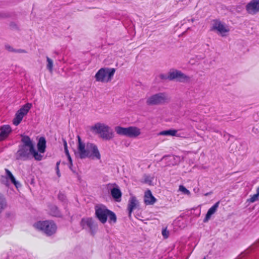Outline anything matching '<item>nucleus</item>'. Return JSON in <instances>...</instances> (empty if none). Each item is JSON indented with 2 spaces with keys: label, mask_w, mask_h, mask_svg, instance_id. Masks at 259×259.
<instances>
[{
  "label": "nucleus",
  "mask_w": 259,
  "mask_h": 259,
  "mask_svg": "<svg viewBox=\"0 0 259 259\" xmlns=\"http://www.w3.org/2000/svg\"><path fill=\"white\" fill-rule=\"evenodd\" d=\"M21 142L22 145L19 146L16 154L17 159L25 161L30 159L31 157L38 161L42 159V155L36 151L32 140L28 136H23Z\"/></svg>",
  "instance_id": "1"
},
{
  "label": "nucleus",
  "mask_w": 259,
  "mask_h": 259,
  "mask_svg": "<svg viewBox=\"0 0 259 259\" xmlns=\"http://www.w3.org/2000/svg\"><path fill=\"white\" fill-rule=\"evenodd\" d=\"M170 100V97L167 93L159 92L148 97L146 103L148 106L162 105L169 103Z\"/></svg>",
  "instance_id": "2"
},
{
  "label": "nucleus",
  "mask_w": 259,
  "mask_h": 259,
  "mask_svg": "<svg viewBox=\"0 0 259 259\" xmlns=\"http://www.w3.org/2000/svg\"><path fill=\"white\" fill-rule=\"evenodd\" d=\"M95 133L100 135L105 140H110L114 137L113 130L110 127L104 123H97L92 127Z\"/></svg>",
  "instance_id": "3"
},
{
  "label": "nucleus",
  "mask_w": 259,
  "mask_h": 259,
  "mask_svg": "<svg viewBox=\"0 0 259 259\" xmlns=\"http://www.w3.org/2000/svg\"><path fill=\"white\" fill-rule=\"evenodd\" d=\"M37 229L43 231L47 235L51 236L57 231V226L53 221H39L33 225Z\"/></svg>",
  "instance_id": "4"
},
{
  "label": "nucleus",
  "mask_w": 259,
  "mask_h": 259,
  "mask_svg": "<svg viewBox=\"0 0 259 259\" xmlns=\"http://www.w3.org/2000/svg\"><path fill=\"white\" fill-rule=\"evenodd\" d=\"M115 72V69L113 68H102L95 75L96 80L104 83L108 82L112 79Z\"/></svg>",
  "instance_id": "5"
},
{
  "label": "nucleus",
  "mask_w": 259,
  "mask_h": 259,
  "mask_svg": "<svg viewBox=\"0 0 259 259\" xmlns=\"http://www.w3.org/2000/svg\"><path fill=\"white\" fill-rule=\"evenodd\" d=\"M116 133L121 136H126L129 138H136L141 134V130L136 126H129L123 127L117 126L115 127Z\"/></svg>",
  "instance_id": "6"
},
{
  "label": "nucleus",
  "mask_w": 259,
  "mask_h": 259,
  "mask_svg": "<svg viewBox=\"0 0 259 259\" xmlns=\"http://www.w3.org/2000/svg\"><path fill=\"white\" fill-rule=\"evenodd\" d=\"M159 77L161 79H176L177 81L180 82H188L190 80V77L188 76L178 70L170 72L168 75L161 74L159 75Z\"/></svg>",
  "instance_id": "7"
},
{
  "label": "nucleus",
  "mask_w": 259,
  "mask_h": 259,
  "mask_svg": "<svg viewBox=\"0 0 259 259\" xmlns=\"http://www.w3.org/2000/svg\"><path fill=\"white\" fill-rule=\"evenodd\" d=\"M31 106V104L27 103L17 112L13 120V123L15 125H18L21 122L23 117L27 114Z\"/></svg>",
  "instance_id": "8"
},
{
  "label": "nucleus",
  "mask_w": 259,
  "mask_h": 259,
  "mask_svg": "<svg viewBox=\"0 0 259 259\" xmlns=\"http://www.w3.org/2000/svg\"><path fill=\"white\" fill-rule=\"evenodd\" d=\"M77 151L75 152L76 157H78L80 159H84L89 157V153L86 150L87 144L82 142L81 138L79 136H77Z\"/></svg>",
  "instance_id": "9"
},
{
  "label": "nucleus",
  "mask_w": 259,
  "mask_h": 259,
  "mask_svg": "<svg viewBox=\"0 0 259 259\" xmlns=\"http://www.w3.org/2000/svg\"><path fill=\"white\" fill-rule=\"evenodd\" d=\"M80 225L83 229H89L92 234H94L97 228V224H95L93 219L91 218L82 219L80 222Z\"/></svg>",
  "instance_id": "10"
},
{
  "label": "nucleus",
  "mask_w": 259,
  "mask_h": 259,
  "mask_svg": "<svg viewBox=\"0 0 259 259\" xmlns=\"http://www.w3.org/2000/svg\"><path fill=\"white\" fill-rule=\"evenodd\" d=\"M6 176H2L1 179V182L7 186L9 185V180H10L11 183H13L15 187L18 188L21 186L20 184L16 180L15 177L12 175L11 172L8 169H5Z\"/></svg>",
  "instance_id": "11"
},
{
  "label": "nucleus",
  "mask_w": 259,
  "mask_h": 259,
  "mask_svg": "<svg viewBox=\"0 0 259 259\" xmlns=\"http://www.w3.org/2000/svg\"><path fill=\"white\" fill-rule=\"evenodd\" d=\"M109 210L107 209L105 206L96 207V215L99 220L103 224L106 222L107 219L108 213Z\"/></svg>",
  "instance_id": "12"
},
{
  "label": "nucleus",
  "mask_w": 259,
  "mask_h": 259,
  "mask_svg": "<svg viewBox=\"0 0 259 259\" xmlns=\"http://www.w3.org/2000/svg\"><path fill=\"white\" fill-rule=\"evenodd\" d=\"M86 150L88 151L87 152L89 153V157L88 158H96L97 159L101 158V155L98 147L94 144L87 143Z\"/></svg>",
  "instance_id": "13"
},
{
  "label": "nucleus",
  "mask_w": 259,
  "mask_h": 259,
  "mask_svg": "<svg viewBox=\"0 0 259 259\" xmlns=\"http://www.w3.org/2000/svg\"><path fill=\"white\" fill-rule=\"evenodd\" d=\"M247 12L251 15H254L259 12V0H251L246 6Z\"/></svg>",
  "instance_id": "14"
},
{
  "label": "nucleus",
  "mask_w": 259,
  "mask_h": 259,
  "mask_svg": "<svg viewBox=\"0 0 259 259\" xmlns=\"http://www.w3.org/2000/svg\"><path fill=\"white\" fill-rule=\"evenodd\" d=\"M212 30H217L223 36L225 35L226 33L229 31V29L228 27L218 20L214 21Z\"/></svg>",
  "instance_id": "15"
},
{
  "label": "nucleus",
  "mask_w": 259,
  "mask_h": 259,
  "mask_svg": "<svg viewBox=\"0 0 259 259\" xmlns=\"http://www.w3.org/2000/svg\"><path fill=\"white\" fill-rule=\"evenodd\" d=\"M112 186H115V187H114L111 189V194L116 201L120 202L121 201L122 193L116 184L114 183L108 184V188H110Z\"/></svg>",
  "instance_id": "16"
},
{
  "label": "nucleus",
  "mask_w": 259,
  "mask_h": 259,
  "mask_svg": "<svg viewBox=\"0 0 259 259\" xmlns=\"http://www.w3.org/2000/svg\"><path fill=\"white\" fill-rule=\"evenodd\" d=\"M12 132L9 125H4L0 127V142L6 139Z\"/></svg>",
  "instance_id": "17"
},
{
  "label": "nucleus",
  "mask_w": 259,
  "mask_h": 259,
  "mask_svg": "<svg viewBox=\"0 0 259 259\" xmlns=\"http://www.w3.org/2000/svg\"><path fill=\"white\" fill-rule=\"evenodd\" d=\"M139 202L136 197L132 196L129 199L127 205L129 217L131 216L133 211L138 206Z\"/></svg>",
  "instance_id": "18"
},
{
  "label": "nucleus",
  "mask_w": 259,
  "mask_h": 259,
  "mask_svg": "<svg viewBox=\"0 0 259 259\" xmlns=\"http://www.w3.org/2000/svg\"><path fill=\"white\" fill-rule=\"evenodd\" d=\"M220 201L216 202L213 206H212L208 210L205 218L203 220L204 223L207 222L210 219L211 215L213 214L217 210L219 206Z\"/></svg>",
  "instance_id": "19"
},
{
  "label": "nucleus",
  "mask_w": 259,
  "mask_h": 259,
  "mask_svg": "<svg viewBox=\"0 0 259 259\" xmlns=\"http://www.w3.org/2000/svg\"><path fill=\"white\" fill-rule=\"evenodd\" d=\"M156 201V198L152 195L150 190H147L145 193L144 202L147 205H152Z\"/></svg>",
  "instance_id": "20"
},
{
  "label": "nucleus",
  "mask_w": 259,
  "mask_h": 259,
  "mask_svg": "<svg viewBox=\"0 0 259 259\" xmlns=\"http://www.w3.org/2000/svg\"><path fill=\"white\" fill-rule=\"evenodd\" d=\"M37 147L38 151L40 153H44L45 152L46 148V141L44 137H40L38 141Z\"/></svg>",
  "instance_id": "21"
},
{
  "label": "nucleus",
  "mask_w": 259,
  "mask_h": 259,
  "mask_svg": "<svg viewBox=\"0 0 259 259\" xmlns=\"http://www.w3.org/2000/svg\"><path fill=\"white\" fill-rule=\"evenodd\" d=\"M177 131L175 130H169L163 131L160 132L158 135L160 136H176Z\"/></svg>",
  "instance_id": "22"
},
{
  "label": "nucleus",
  "mask_w": 259,
  "mask_h": 259,
  "mask_svg": "<svg viewBox=\"0 0 259 259\" xmlns=\"http://www.w3.org/2000/svg\"><path fill=\"white\" fill-rule=\"evenodd\" d=\"M107 217H108L109 218V223L113 222L115 223L116 222V217L115 214L113 212L109 210V213H108Z\"/></svg>",
  "instance_id": "23"
},
{
  "label": "nucleus",
  "mask_w": 259,
  "mask_h": 259,
  "mask_svg": "<svg viewBox=\"0 0 259 259\" xmlns=\"http://www.w3.org/2000/svg\"><path fill=\"white\" fill-rule=\"evenodd\" d=\"M7 203L5 199L2 196H0V213L6 207Z\"/></svg>",
  "instance_id": "24"
},
{
  "label": "nucleus",
  "mask_w": 259,
  "mask_h": 259,
  "mask_svg": "<svg viewBox=\"0 0 259 259\" xmlns=\"http://www.w3.org/2000/svg\"><path fill=\"white\" fill-rule=\"evenodd\" d=\"M47 68L49 70V71L52 73L53 71V61L50 59L49 57H47Z\"/></svg>",
  "instance_id": "25"
},
{
  "label": "nucleus",
  "mask_w": 259,
  "mask_h": 259,
  "mask_svg": "<svg viewBox=\"0 0 259 259\" xmlns=\"http://www.w3.org/2000/svg\"><path fill=\"white\" fill-rule=\"evenodd\" d=\"M51 213L52 215L55 217H60V212L56 206H53L51 208Z\"/></svg>",
  "instance_id": "26"
},
{
  "label": "nucleus",
  "mask_w": 259,
  "mask_h": 259,
  "mask_svg": "<svg viewBox=\"0 0 259 259\" xmlns=\"http://www.w3.org/2000/svg\"><path fill=\"white\" fill-rule=\"evenodd\" d=\"M258 197L259 194H258V193L256 192V193L253 195L247 201L250 203L254 202L258 200Z\"/></svg>",
  "instance_id": "27"
},
{
  "label": "nucleus",
  "mask_w": 259,
  "mask_h": 259,
  "mask_svg": "<svg viewBox=\"0 0 259 259\" xmlns=\"http://www.w3.org/2000/svg\"><path fill=\"white\" fill-rule=\"evenodd\" d=\"M179 190L185 194L189 195L190 194V191L183 185L179 186Z\"/></svg>",
  "instance_id": "28"
},
{
  "label": "nucleus",
  "mask_w": 259,
  "mask_h": 259,
  "mask_svg": "<svg viewBox=\"0 0 259 259\" xmlns=\"http://www.w3.org/2000/svg\"><path fill=\"white\" fill-rule=\"evenodd\" d=\"M153 178L150 176H144V182L148 184H151L152 182Z\"/></svg>",
  "instance_id": "29"
},
{
  "label": "nucleus",
  "mask_w": 259,
  "mask_h": 259,
  "mask_svg": "<svg viewBox=\"0 0 259 259\" xmlns=\"http://www.w3.org/2000/svg\"><path fill=\"white\" fill-rule=\"evenodd\" d=\"M162 235L164 238H167L169 235V232L166 230V229H163L162 231Z\"/></svg>",
  "instance_id": "30"
},
{
  "label": "nucleus",
  "mask_w": 259,
  "mask_h": 259,
  "mask_svg": "<svg viewBox=\"0 0 259 259\" xmlns=\"http://www.w3.org/2000/svg\"><path fill=\"white\" fill-rule=\"evenodd\" d=\"M60 161H58L56 163V172H57V175L58 177H60V170H59V166L60 165Z\"/></svg>",
  "instance_id": "31"
},
{
  "label": "nucleus",
  "mask_w": 259,
  "mask_h": 259,
  "mask_svg": "<svg viewBox=\"0 0 259 259\" xmlns=\"http://www.w3.org/2000/svg\"><path fill=\"white\" fill-rule=\"evenodd\" d=\"M169 159L170 160H171V159H174V156H164L162 157V159Z\"/></svg>",
  "instance_id": "32"
},
{
  "label": "nucleus",
  "mask_w": 259,
  "mask_h": 259,
  "mask_svg": "<svg viewBox=\"0 0 259 259\" xmlns=\"http://www.w3.org/2000/svg\"><path fill=\"white\" fill-rule=\"evenodd\" d=\"M15 52L18 53H26V51L23 49H18L15 50Z\"/></svg>",
  "instance_id": "33"
},
{
  "label": "nucleus",
  "mask_w": 259,
  "mask_h": 259,
  "mask_svg": "<svg viewBox=\"0 0 259 259\" xmlns=\"http://www.w3.org/2000/svg\"><path fill=\"white\" fill-rule=\"evenodd\" d=\"M7 49L10 51V52H15V50H14L10 46H6Z\"/></svg>",
  "instance_id": "34"
},
{
  "label": "nucleus",
  "mask_w": 259,
  "mask_h": 259,
  "mask_svg": "<svg viewBox=\"0 0 259 259\" xmlns=\"http://www.w3.org/2000/svg\"><path fill=\"white\" fill-rule=\"evenodd\" d=\"M72 166H73V164H72V162L71 163H69V168L73 171V172H75V170H73V168H72Z\"/></svg>",
  "instance_id": "35"
},
{
  "label": "nucleus",
  "mask_w": 259,
  "mask_h": 259,
  "mask_svg": "<svg viewBox=\"0 0 259 259\" xmlns=\"http://www.w3.org/2000/svg\"><path fill=\"white\" fill-rule=\"evenodd\" d=\"M63 145H64V149L65 148H67V142L66 141V140H63Z\"/></svg>",
  "instance_id": "36"
},
{
  "label": "nucleus",
  "mask_w": 259,
  "mask_h": 259,
  "mask_svg": "<svg viewBox=\"0 0 259 259\" xmlns=\"http://www.w3.org/2000/svg\"><path fill=\"white\" fill-rule=\"evenodd\" d=\"M58 197L60 199H63V197H64V195L63 194H59L58 195Z\"/></svg>",
  "instance_id": "37"
},
{
  "label": "nucleus",
  "mask_w": 259,
  "mask_h": 259,
  "mask_svg": "<svg viewBox=\"0 0 259 259\" xmlns=\"http://www.w3.org/2000/svg\"><path fill=\"white\" fill-rule=\"evenodd\" d=\"M68 159L69 160V163L72 162V159L71 158L70 155L67 156Z\"/></svg>",
  "instance_id": "38"
},
{
  "label": "nucleus",
  "mask_w": 259,
  "mask_h": 259,
  "mask_svg": "<svg viewBox=\"0 0 259 259\" xmlns=\"http://www.w3.org/2000/svg\"><path fill=\"white\" fill-rule=\"evenodd\" d=\"M196 58H197L198 60H201V59H203L204 58V57L203 56H196Z\"/></svg>",
  "instance_id": "39"
},
{
  "label": "nucleus",
  "mask_w": 259,
  "mask_h": 259,
  "mask_svg": "<svg viewBox=\"0 0 259 259\" xmlns=\"http://www.w3.org/2000/svg\"><path fill=\"white\" fill-rule=\"evenodd\" d=\"M188 21H191L192 22H193L194 21V19L193 18H192L191 19H188L187 20Z\"/></svg>",
  "instance_id": "40"
},
{
  "label": "nucleus",
  "mask_w": 259,
  "mask_h": 259,
  "mask_svg": "<svg viewBox=\"0 0 259 259\" xmlns=\"http://www.w3.org/2000/svg\"><path fill=\"white\" fill-rule=\"evenodd\" d=\"M190 63H191V64H194V62H193V59H190Z\"/></svg>",
  "instance_id": "41"
},
{
  "label": "nucleus",
  "mask_w": 259,
  "mask_h": 259,
  "mask_svg": "<svg viewBox=\"0 0 259 259\" xmlns=\"http://www.w3.org/2000/svg\"><path fill=\"white\" fill-rule=\"evenodd\" d=\"M65 154H66V156H69V155H70L69 153V151H68V152H65Z\"/></svg>",
  "instance_id": "42"
},
{
  "label": "nucleus",
  "mask_w": 259,
  "mask_h": 259,
  "mask_svg": "<svg viewBox=\"0 0 259 259\" xmlns=\"http://www.w3.org/2000/svg\"><path fill=\"white\" fill-rule=\"evenodd\" d=\"M64 151H65V152H68V148H65V149H64Z\"/></svg>",
  "instance_id": "43"
},
{
  "label": "nucleus",
  "mask_w": 259,
  "mask_h": 259,
  "mask_svg": "<svg viewBox=\"0 0 259 259\" xmlns=\"http://www.w3.org/2000/svg\"><path fill=\"white\" fill-rule=\"evenodd\" d=\"M256 192L258 193V194H259V187L257 189Z\"/></svg>",
  "instance_id": "44"
},
{
  "label": "nucleus",
  "mask_w": 259,
  "mask_h": 259,
  "mask_svg": "<svg viewBox=\"0 0 259 259\" xmlns=\"http://www.w3.org/2000/svg\"><path fill=\"white\" fill-rule=\"evenodd\" d=\"M214 131L215 132H217V133H218V132H219V131H218V130H214Z\"/></svg>",
  "instance_id": "45"
}]
</instances>
